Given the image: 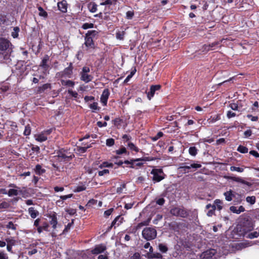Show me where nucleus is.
<instances>
[{
	"label": "nucleus",
	"mask_w": 259,
	"mask_h": 259,
	"mask_svg": "<svg viewBox=\"0 0 259 259\" xmlns=\"http://www.w3.org/2000/svg\"><path fill=\"white\" fill-rule=\"evenodd\" d=\"M170 213L172 215L180 217L183 218H187L189 213L188 211L184 207H175L170 210Z\"/></svg>",
	"instance_id": "39448f33"
},
{
	"label": "nucleus",
	"mask_w": 259,
	"mask_h": 259,
	"mask_svg": "<svg viewBox=\"0 0 259 259\" xmlns=\"http://www.w3.org/2000/svg\"><path fill=\"white\" fill-rule=\"evenodd\" d=\"M73 63L72 62H70L68 66L63 70V72L65 77L71 78L73 75Z\"/></svg>",
	"instance_id": "4468645a"
},
{
	"label": "nucleus",
	"mask_w": 259,
	"mask_h": 259,
	"mask_svg": "<svg viewBox=\"0 0 259 259\" xmlns=\"http://www.w3.org/2000/svg\"><path fill=\"white\" fill-rule=\"evenodd\" d=\"M147 257L150 259L153 258H157V259H162L163 257L162 255L159 252H148L147 253Z\"/></svg>",
	"instance_id": "5701e85b"
},
{
	"label": "nucleus",
	"mask_w": 259,
	"mask_h": 259,
	"mask_svg": "<svg viewBox=\"0 0 259 259\" xmlns=\"http://www.w3.org/2000/svg\"><path fill=\"white\" fill-rule=\"evenodd\" d=\"M223 39H221L219 41H214L209 44H204L203 45L201 48L199 50V51L202 53L203 54H206L208 52L210 51H212L215 50L216 48L219 47L220 45V47H221V44L222 42Z\"/></svg>",
	"instance_id": "20e7f679"
},
{
	"label": "nucleus",
	"mask_w": 259,
	"mask_h": 259,
	"mask_svg": "<svg viewBox=\"0 0 259 259\" xmlns=\"http://www.w3.org/2000/svg\"><path fill=\"white\" fill-rule=\"evenodd\" d=\"M9 206L10 205L8 202L3 201L0 203V209H6L8 208Z\"/></svg>",
	"instance_id": "338daca9"
},
{
	"label": "nucleus",
	"mask_w": 259,
	"mask_h": 259,
	"mask_svg": "<svg viewBox=\"0 0 259 259\" xmlns=\"http://www.w3.org/2000/svg\"><path fill=\"white\" fill-rule=\"evenodd\" d=\"M155 157H143L140 158H136V160L137 161H153L155 160Z\"/></svg>",
	"instance_id": "4c0bfd02"
},
{
	"label": "nucleus",
	"mask_w": 259,
	"mask_h": 259,
	"mask_svg": "<svg viewBox=\"0 0 259 259\" xmlns=\"http://www.w3.org/2000/svg\"><path fill=\"white\" fill-rule=\"evenodd\" d=\"M246 117L249 119L251 121H257L258 120V117L257 116H253L251 114H248L246 115Z\"/></svg>",
	"instance_id": "5fc2aeb1"
},
{
	"label": "nucleus",
	"mask_w": 259,
	"mask_h": 259,
	"mask_svg": "<svg viewBox=\"0 0 259 259\" xmlns=\"http://www.w3.org/2000/svg\"><path fill=\"white\" fill-rule=\"evenodd\" d=\"M245 236L247 238H249L250 239L257 238L259 236V229L258 231H253L252 232H250L247 233V234H246Z\"/></svg>",
	"instance_id": "cd10ccee"
},
{
	"label": "nucleus",
	"mask_w": 259,
	"mask_h": 259,
	"mask_svg": "<svg viewBox=\"0 0 259 259\" xmlns=\"http://www.w3.org/2000/svg\"><path fill=\"white\" fill-rule=\"evenodd\" d=\"M151 174L153 175L152 180L155 182H159L165 178L164 174L161 168H153Z\"/></svg>",
	"instance_id": "423d86ee"
},
{
	"label": "nucleus",
	"mask_w": 259,
	"mask_h": 259,
	"mask_svg": "<svg viewBox=\"0 0 259 259\" xmlns=\"http://www.w3.org/2000/svg\"><path fill=\"white\" fill-rule=\"evenodd\" d=\"M31 134V127L28 124L25 127V130L23 134L25 136H29Z\"/></svg>",
	"instance_id": "13d9d810"
},
{
	"label": "nucleus",
	"mask_w": 259,
	"mask_h": 259,
	"mask_svg": "<svg viewBox=\"0 0 259 259\" xmlns=\"http://www.w3.org/2000/svg\"><path fill=\"white\" fill-rule=\"evenodd\" d=\"M48 217L50 219L49 223L52 226V228L54 229H56L57 225L58 224V219H57V213L55 212H53V213L52 214H50L48 216Z\"/></svg>",
	"instance_id": "2eb2a0df"
},
{
	"label": "nucleus",
	"mask_w": 259,
	"mask_h": 259,
	"mask_svg": "<svg viewBox=\"0 0 259 259\" xmlns=\"http://www.w3.org/2000/svg\"><path fill=\"white\" fill-rule=\"evenodd\" d=\"M6 241L7 242L8 245H11L12 246L15 245L16 243V241L12 237L6 238Z\"/></svg>",
	"instance_id": "ea45409f"
},
{
	"label": "nucleus",
	"mask_w": 259,
	"mask_h": 259,
	"mask_svg": "<svg viewBox=\"0 0 259 259\" xmlns=\"http://www.w3.org/2000/svg\"><path fill=\"white\" fill-rule=\"evenodd\" d=\"M127 146L132 151H134L136 152H138L139 151V149L133 143L128 142Z\"/></svg>",
	"instance_id": "f704fd0d"
},
{
	"label": "nucleus",
	"mask_w": 259,
	"mask_h": 259,
	"mask_svg": "<svg viewBox=\"0 0 259 259\" xmlns=\"http://www.w3.org/2000/svg\"><path fill=\"white\" fill-rule=\"evenodd\" d=\"M47 140V137L45 136L44 134L38 135L36 138V140L40 142H44Z\"/></svg>",
	"instance_id": "de8ad7c7"
},
{
	"label": "nucleus",
	"mask_w": 259,
	"mask_h": 259,
	"mask_svg": "<svg viewBox=\"0 0 259 259\" xmlns=\"http://www.w3.org/2000/svg\"><path fill=\"white\" fill-rule=\"evenodd\" d=\"M94 27V24L92 23H85L81 26V28L84 30H86L89 28H92Z\"/></svg>",
	"instance_id": "c03bdc74"
},
{
	"label": "nucleus",
	"mask_w": 259,
	"mask_h": 259,
	"mask_svg": "<svg viewBox=\"0 0 259 259\" xmlns=\"http://www.w3.org/2000/svg\"><path fill=\"white\" fill-rule=\"evenodd\" d=\"M14 31L12 32V36L13 38H17L18 36V33L19 32V28L18 27H14Z\"/></svg>",
	"instance_id": "864d4df0"
},
{
	"label": "nucleus",
	"mask_w": 259,
	"mask_h": 259,
	"mask_svg": "<svg viewBox=\"0 0 259 259\" xmlns=\"http://www.w3.org/2000/svg\"><path fill=\"white\" fill-rule=\"evenodd\" d=\"M90 71V69L89 67L83 66L82 68L81 71L80 73V80L85 82V83H88L92 81L93 78V76L88 74Z\"/></svg>",
	"instance_id": "0eeeda50"
},
{
	"label": "nucleus",
	"mask_w": 259,
	"mask_h": 259,
	"mask_svg": "<svg viewBox=\"0 0 259 259\" xmlns=\"http://www.w3.org/2000/svg\"><path fill=\"white\" fill-rule=\"evenodd\" d=\"M74 157L73 154L71 153L67 150L62 148L56 152V155L54 156V158L58 162L66 163L70 161Z\"/></svg>",
	"instance_id": "f03ea898"
},
{
	"label": "nucleus",
	"mask_w": 259,
	"mask_h": 259,
	"mask_svg": "<svg viewBox=\"0 0 259 259\" xmlns=\"http://www.w3.org/2000/svg\"><path fill=\"white\" fill-rule=\"evenodd\" d=\"M161 88V85L160 84L151 85L150 87V89L148 92L145 91L147 94V98L149 100H151L154 96L156 91H159Z\"/></svg>",
	"instance_id": "6e6552de"
},
{
	"label": "nucleus",
	"mask_w": 259,
	"mask_h": 259,
	"mask_svg": "<svg viewBox=\"0 0 259 259\" xmlns=\"http://www.w3.org/2000/svg\"><path fill=\"white\" fill-rule=\"evenodd\" d=\"M33 171L36 175L41 176L46 172V169L43 168L41 165L39 164H37L35 165V167L33 168Z\"/></svg>",
	"instance_id": "6ab92c4d"
},
{
	"label": "nucleus",
	"mask_w": 259,
	"mask_h": 259,
	"mask_svg": "<svg viewBox=\"0 0 259 259\" xmlns=\"http://www.w3.org/2000/svg\"><path fill=\"white\" fill-rule=\"evenodd\" d=\"M49 58L50 57L48 55H45L39 65L45 70H47L49 68V65L47 64V62L49 60Z\"/></svg>",
	"instance_id": "4be33fe9"
},
{
	"label": "nucleus",
	"mask_w": 259,
	"mask_h": 259,
	"mask_svg": "<svg viewBox=\"0 0 259 259\" xmlns=\"http://www.w3.org/2000/svg\"><path fill=\"white\" fill-rule=\"evenodd\" d=\"M189 153L192 156H195L197 153L198 150L195 146L190 147L189 148Z\"/></svg>",
	"instance_id": "473e14b6"
},
{
	"label": "nucleus",
	"mask_w": 259,
	"mask_h": 259,
	"mask_svg": "<svg viewBox=\"0 0 259 259\" xmlns=\"http://www.w3.org/2000/svg\"><path fill=\"white\" fill-rule=\"evenodd\" d=\"M112 122L115 126H118L120 125L122 122V119L120 118H116L114 120H112Z\"/></svg>",
	"instance_id": "680f3d73"
},
{
	"label": "nucleus",
	"mask_w": 259,
	"mask_h": 259,
	"mask_svg": "<svg viewBox=\"0 0 259 259\" xmlns=\"http://www.w3.org/2000/svg\"><path fill=\"white\" fill-rule=\"evenodd\" d=\"M122 138L123 140L124 143H126L132 139V137L130 135L124 134L122 136Z\"/></svg>",
	"instance_id": "69168bd1"
},
{
	"label": "nucleus",
	"mask_w": 259,
	"mask_h": 259,
	"mask_svg": "<svg viewBox=\"0 0 259 259\" xmlns=\"http://www.w3.org/2000/svg\"><path fill=\"white\" fill-rule=\"evenodd\" d=\"M28 211L32 219H35L39 215V212L33 207H29Z\"/></svg>",
	"instance_id": "b1692460"
},
{
	"label": "nucleus",
	"mask_w": 259,
	"mask_h": 259,
	"mask_svg": "<svg viewBox=\"0 0 259 259\" xmlns=\"http://www.w3.org/2000/svg\"><path fill=\"white\" fill-rule=\"evenodd\" d=\"M106 249V246L105 245L100 244L96 245L95 248L91 250V253L93 254H98L104 252Z\"/></svg>",
	"instance_id": "f8f14e48"
},
{
	"label": "nucleus",
	"mask_w": 259,
	"mask_h": 259,
	"mask_svg": "<svg viewBox=\"0 0 259 259\" xmlns=\"http://www.w3.org/2000/svg\"><path fill=\"white\" fill-rule=\"evenodd\" d=\"M58 9L62 13H66L67 11V4L65 0L58 3Z\"/></svg>",
	"instance_id": "f3484780"
},
{
	"label": "nucleus",
	"mask_w": 259,
	"mask_h": 259,
	"mask_svg": "<svg viewBox=\"0 0 259 259\" xmlns=\"http://www.w3.org/2000/svg\"><path fill=\"white\" fill-rule=\"evenodd\" d=\"M246 200L248 203H249L250 204H254L256 201V198L254 196H247L246 198Z\"/></svg>",
	"instance_id": "37998d69"
},
{
	"label": "nucleus",
	"mask_w": 259,
	"mask_h": 259,
	"mask_svg": "<svg viewBox=\"0 0 259 259\" xmlns=\"http://www.w3.org/2000/svg\"><path fill=\"white\" fill-rule=\"evenodd\" d=\"M158 247L159 251L162 253H166L168 251V247L165 244L159 243Z\"/></svg>",
	"instance_id": "72a5a7b5"
},
{
	"label": "nucleus",
	"mask_w": 259,
	"mask_h": 259,
	"mask_svg": "<svg viewBox=\"0 0 259 259\" xmlns=\"http://www.w3.org/2000/svg\"><path fill=\"white\" fill-rule=\"evenodd\" d=\"M83 45L85 46L87 51H88L90 49L94 50L96 48L95 40H93L92 38L88 37V36L85 34L84 36V42Z\"/></svg>",
	"instance_id": "9d476101"
},
{
	"label": "nucleus",
	"mask_w": 259,
	"mask_h": 259,
	"mask_svg": "<svg viewBox=\"0 0 259 259\" xmlns=\"http://www.w3.org/2000/svg\"><path fill=\"white\" fill-rule=\"evenodd\" d=\"M123 220V218H121L120 217V215H118L112 221V222L111 223L112 226H113L115 228L116 225H117V226H118L120 224H121L122 223Z\"/></svg>",
	"instance_id": "c756f323"
},
{
	"label": "nucleus",
	"mask_w": 259,
	"mask_h": 259,
	"mask_svg": "<svg viewBox=\"0 0 259 259\" xmlns=\"http://www.w3.org/2000/svg\"><path fill=\"white\" fill-rule=\"evenodd\" d=\"M38 10L39 11V15L41 17H43L45 18L48 17L47 12L44 10V9L40 6L38 7Z\"/></svg>",
	"instance_id": "c9c22d12"
},
{
	"label": "nucleus",
	"mask_w": 259,
	"mask_h": 259,
	"mask_svg": "<svg viewBox=\"0 0 259 259\" xmlns=\"http://www.w3.org/2000/svg\"><path fill=\"white\" fill-rule=\"evenodd\" d=\"M240 232L243 236L251 232L255 226V221H253L249 215L241 216L239 222Z\"/></svg>",
	"instance_id": "f257e3e1"
},
{
	"label": "nucleus",
	"mask_w": 259,
	"mask_h": 259,
	"mask_svg": "<svg viewBox=\"0 0 259 259\" xmlns=\"http://www.w3.org/2000/svg\"><path fill=\"white\" fill-rule=\"evenodd\" d=\"M163 135L164 134H163V133L162 132H159L156 134V135H155L154 137H151V140L153 141H156L159 139H160L161 137H162L163 136Z\"/></svg>",
	"instance_id": "8fccbe9b"
},
{
	"label": "nucleus",
	"mask_w": 259,
	"mask_h": 259,
	"mask_svg": "<svg viewBox=\"0 0 259 259\" xmlns=\"http://www.w3.org/2000/svg\"><path fill=\"white\" fill-rule=\"evenodd\" d=\"M97 5L94 2L90 3L88 5V8L91 13L96 12L97 11Z\"/></svg>",
	"instance_id": "2f4dec72"
},
{
	"label": "nucleus",
	"mask_w": 259,
	"mask_h": 259,
	"mask_svg": "<svg viewBox=\"0 0 259 259\" xmlns=\"http://www.w3.org/2000/svg\"><path fill=\"white\" fill-rule=\"evenodd\" d=\"M61 84L64 86H68L73 87L75 85V82L71 80H65L63 79L61 80Z\"/></svg>",
	"instance_id": "7c9ffc66"
},
{
	"label": "nucleus",
	"mask_w": 259,
	"mask_h": 259,
	"mask_svg": "<svg viewBox=\"0 0 259 259\" xmlns=\"http://www.w3.org/2000/svg\"><path fill=\"white\" fill-rule=\"evenodd\" d=\"M143 237L147 241L154 239L157 236V231L153 227H146L142 231Z\"/></svg>",
	"instance_id": "7ed1b4c3"
},
{
	"label": "nucleus",
	"mask_w": 259,
	"mask_h": 259,
	"mask_svg": "<svg viewBox=\"0 0 259 259\" xmlns=\"http://www.w3.org/2000/svg\"><path fill=\"white\" fill-rule=\"evenodd\" d=\"M0 259H9L7 254L4 251H0Z\"/></svg>",
	"instance_id": "774afa93"
},
{
	"label": "nucleus",
	"mask_w": 259,
	"mask_h": 259,
	"mask_svg": "<svg viewBox=\"0 0 259 259\" xmlns=\"http://www.w3.org/2000/svg\"><path fill=\"white\" fill-rule=\"evenodd\" d=\"M89 107L91 109L94 110L93 112H95L96 111H99L100 109V107H99L98 106V103L97 102H94L93 103L89 105Z\"/></svg>",
	"instance_id": "58836bf2"
},
{
	"label": "nucleus",
	"mask_w": 259,
	"mask_h": 259,
	"mask_svg": "<svg viewBox=\"0 0 259 259\" xmlns=\"http://www.w3.org/2000/svg\"><path fill=\"white\" fill-rule=\"evenodd\" d=\"M214 204L216 206V208H218V210H220L222 209L223 207L222 206L223 202L220 199H216L214 201Z\"/></svg>",
	"instance_id": "a18cd8bd"
},
{
	"label": "nucleus",
	"mask_w": 259,
	"mask_h": 259,
	"mask_svg": "<svg viewBox=\"0 0 259 259\" xmlns=\"http://www.w3.org/2000/svg\"><path fill=\"white\" fill-rule=\"evenodd\" d=\"M91 147H92L91 144H90V145H88L86 147H78V151L81 153H85L87 151L88 148H91Z\"/></svg>",
	"instance_id": "4d7b16f0"
},
{
	"label": "nucleus",
	"mask_w": 259,
	"mask_h": 259,
	"mask_svg": "<svg viewBox=\"0 0 259 259\" xmlns=\"http://www.w3.org/2000/svg\"><path fill=\"white\" fill-rule=\"evenodd\" d=\"M225 199L228 201H230L233 199V198L235 197V195L233 193L232 191L230 190L224 193Z\"/></svg>",
	"instance_id": "c85d7f7f"
},
{
	"label": "nucleus",
	"mask_w": 259,
	"mask_h": 259,
	"mask_svg": "<svg viewBox=\"0 0 259 259\" xmlns=\"http://www.w3.org/2000/svg\"><path fill=\"white\" fill-rule=\"evenodd\" d=\"M115 144V140L113 138H109L106 140V144L108 147H111Z\"/></svg>",
	"instance_id": "052dcab7"
},
{
	"label": "nucleus",
	"mask_w": 259,
	"mask_h": 259,
	"mask_svg": "<svg viewBox=\"0 0 259 259\" xmlns=\"http://www.w3.org/2000/svg\"><path fill=\"white\" fill-rule=\"evenodd\" d=\"M115 153L117 155H121L122 154L126 153L127 150L124 147H122L121 148L119 149L118 150H116Z\"/></svg>",
	"instance_id": "bf43d9fd"
},
{
	"label": "nucleus",
	"mask_w": 259,
	"mask_h": 259,
	"mask_svg": "<svg viewBox=\"0 0 259 259\" xmlns=\"http://www.w3.org/2000/svg\"><path fill=\"white\" fill-rule=\"evenodd\" d=\"M125 34L124 31H118L116 33V37L118 39L123 40Z\"/></svg>",
	"instance_id": "09e8293b"
},
{
	"label": "nucleus",
	"mask_w": 259,
	"mask_h": 259,
	"mask_svg": "<svg viewBox=\"0 0 259 259\" xmlns=\"http://www.w3.org/2000/svg\"><path fill=\"white\" fill-rule=\"evenodd\" d=\"M230 170L232 171H236L237 172H242L244 171V168L239 167H236L235 166H231L230 167Z\"/></svg>",
	"instance_id": "6e6d98bb"
},
{
	"label": "nucleus",
	"mask_w": 259,
	"mask_h": 259,
	"mask_svg": "<svg viewBox=\"0 0 259 259\" xmlns=\"http://www.w3.org/2000/svg\"><path fill=\"white\" fill-rule=\"evenodd\" d=\"M185 164H186V163L182 164V165L180 166L179 167V169H180L181 170L184 172V173L190 172V169L191 168L196 169L201 167V164L198 163L191 164L189 166L185 165Z\"/></svg>",
	"instance_id": "1a4fd4ad"
},
{
	"label": "nucleus",
	"mask_w": 259,
	"mask_h": 259,
	"mask_svg": "<svg viewBox=\"0 0 259 259\" xmlns=\"http://www.w3.org/2000/svg\"><path fill=\"white\" fill-rule=\"evenodd\" d=\"M251 245L248 242H240L235 244L234 247L237 250H241L244 248H245Z\"/></svg>",
	"instance_id": "aec40b11"
},
{
	"label": "nucleus",
	"mask_w": 259,
	"mask_h": 259,
	"mask_svg": "<svg viewBox=\"0 0 259 259\" xmlns=\"http://www.w3.org/2000/svg\"><path fill=\"white\" fill-rule=\"evenodd\" d=\"M85 34L88 36L89 38L90 39L92 38L93 40H95V39L98 38L99 32L95 30H92L88 31Z\"/></svg>",
	"instance_id": "a211bd4d"
},
{
	"label": "nucleus",
	"mask_w": 259,
	"mask_h": 259,
	"mask_svg": "<svg viewBox=\"0 0 259 259\" xmlns=\"http://www.w3.org/2000/svg\"><path fill=\"white\" fill-rule=\"evenodd\" d=\"M228 179L231 180L233 181L241 183L243 184H244L245 185H247V186H251V184L250 182H248L247 181H245L243 179L240 177H232V176H229L226 177Z\"/></svg>",
	"instance_id": "dca6fc26"
},
{
	"label": "nucleus",
	"mask_w": 259,
	"mask_h": 259,
	"mask_svg": "<svg viewBox=\"0 0 259 259\" xmlns=\"http://www.w3.org/2000/svg\"><path fill=\"white\" fill-rule=\"evenodd\" d=\"M136 161H137L136 160V159H132L130 161H129L128 160H126L124 161H123V162L124 164H130V167L134 168H135L134 163Z\"/></svg>",
	"instance_id": "3c124183"
},
{
	"label": "nucleus",
	"mask_w": 259,
	"mask_h": 259,
	"mask_svg": "<svg viewBox=\"0 0 259 259\" xmlns=\"http://www.w3.org/2000/svg\"><path fill=\"white\" fill-rule=\"evenodd\" d=\"M221 119V115L219 114H217L214 116H211L209 118L207 119V122L208 124H212L214 123L217 121Z\"/></svg>",
	"instance_id": "393cba45"
},
{
	"label": "nucleus",
	"mask_w": 259,
	"mask_h": 259,
	"mask_svg": "<svg viewBox=\"0 0 259 259\" xmlns=\"http://www.w3.org/2000/svg\"><path fill=\"white\" fill-rule=\"evenodd\" d=\"M6 228L13 230H16L17 225H14L12 222H9L6 225Z\"/></svg>",
	"instance_id": "603ef678"
},
{
	"label": "nucleus",
	"mask_w": 259,
	"mask_h": 259,
	"mask_svg": "<svg viewBox=\"0 0 259 259\" xmlns=\"http://www.w3.org/2000/svg\"><path fill=\"white\" fill-rule=\"evenodd\" d=\"M110 95V92L108 89H104L100 98L101 102L103 105L106 106Z\"/></svg>",
	"instance_id": "ddd939ff"
},
{
	"label": "nucleus",
	"mask_w": 259,
	"mask_h": 259,
	"mask_svg": "<svg viewBox=\"0 0 259 259\" xmlns=\"http://www.w3.org/2000/svg\"><path fill=\"white\" fill-rule=\"evenodd\" d=\"M113 164L107 161H104L99 166V167L102 168L103 167H113Z\"/></svg>",
	"instance_id": "a19ab883"
},
{
	"label": "nucleus",
	"mask_w": 259,
	"mask_h": 259,
	"mask_svg": "<svg viewBox=\"0 0 259 259\" xmlns=\"http://www.w3.org/2000/svg\"><path fill=\"white\" fill-rule=\"evenodd\" d=\"M206 208L208 209L207 215L208 217H212L214 214L215 210L216 209V206L215 205H211L208 204L206 206Z\"/></svg>",
	"instance_id": "412c9836"
},
{
	"label": "nucleus",
	"mask_w": 259,
	"mask_h": 259,
	"mask_svg": "<svg viewBox=\"0 0 259 259\" xmlns=\"http://www.w3.org/2000/svg\"><path fill=\"white\" fill-rule=\"evenodd\" d=\"M74 219H72L71 220V222L70 223H69L65 227V229L63 230V233H65L66 232H68L69 230L70 229L71 227L73 226L74 224Z\"/></svg>",
	"instance_id": "49530a36"
},
{
	"label": "nucleus",
	"mask_w": 259,
	"mask_h": 259,
	"mask_svg": "<svg viewBox=\"0 0 259 259\" xmlns=\"http://www.w3.org/2000/svg\"><path fill=\"white\" fill-rule=\"evenodd\" d=\"M18 189H10L8 192V195L9 197L17 196L19 194H22V190L18 191Z\"/></svg>",
	"instance_id": "bb28decb"
},
{
	"label": "nucleus",
	"mask_w": 259,
	"mask_h": 259,
	"mask_svg": "<svg viewBox=\"0 0 259 259\" xmlns=\"http://www.w3.org/2000/svg\"><path fill=\"white\" fill-rule=\"evenodd\" d=\"M86 189L85 185L78 186L75 189V192H80Z\"/></svg>",
	"instance_id": "0e129e2a"
},
{
	"label": "nucleus",
	"mask_w": 259,
	"mask_h": 259,
	"mask_svg": "<svg viewBox=\"0 0 259 259\" xmlns=\"http://www.w3.org/2000/svg\"><path fill=\"white\" fill-rule=\"evenodd\" d=\"M150 220H151L150 219H147V220H146L145 221H143V222H142L139 223L137 225V229L141 228L143 226L148 225L149 223H150Z\"/></svg>",
	"instance_id": "79ce46f5"
},
{
	"label": "nucleus",
	"mask_w": 259,
	"mask_h": 259,
	"mask_svg": "<svg viewBox=\"0 0 259 259\" xmlns=\"http://www.w3.org/2000/svg\"><path fill=\"white\" fill-rule=\"evenodd\" d=\"M134 16V11H128L126 13V18L127 19H132Z\"/></svg>",
	"instance_id": "e2e57ef3"
},
{
	"label": "nucleus",
	"mask_w": 259,
	"mask_h": 259,
	"mask_svg": "<svg viewBox=\"0 0 259 259\" xmlns=\"http://www.w3.org/2000/svg\"><path fill=\"white\" fill-rule=\"evenodd\" d=\"M51 89V85L50 83H45L42 86L39 87L37 90L38 94H41L44 93L46 90Z\"/></svg>",
	"instance_id": "a878e982"
},
{
	"label": "nucleus",
	"mask_w": 259,
	"mask_h": 259,
	"mask_svg": "<svg viewBox=\"0 0 259 259\" xmlns=\"http://www.w3.org/2000/svg\"><path fill=\"white\" fill-rule=\"evenodd\" d=\"M10 45L12 44L9 40L4 37L0 38V50L1 51H7Z\"/></svg>",
	"instance_id": "9b49d317"
},
{
	"label": "nucleus",
	"mask_w": 259,
	"mask_h": 259,
	"mask_svg": "<svg viewBox=\"0 0 259 259\" xmlns=\"http://www.w3.org/2000/svg\"><path fill=\"white\" fill-rule=\"evenodd\" d=\"M237 150L240 153L245 154L248 152V149L246 147L240 145L238 147Z\"/></svg>",
	"instance_id": "e433bc0d"
}]
</instances>
